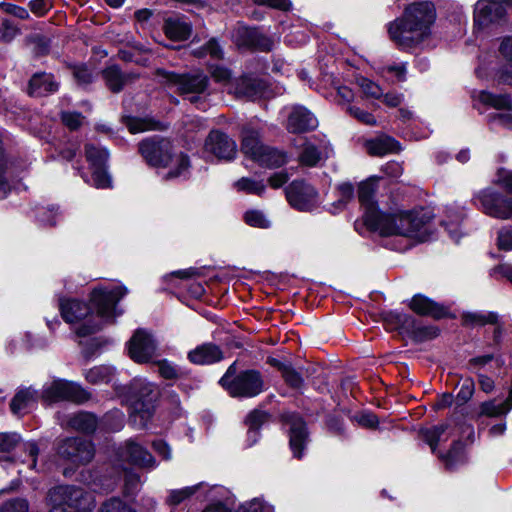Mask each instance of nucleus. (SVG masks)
<instances>
[{
  "label": "nucleus",
  "mask_w": 512,
  "mask_h": 512,
  "mask_svg": "<svg viewBox=\"0 0 512 512\" xmlns=\"http://www.w3.org/2000/svg\"><path fill=\"white\" fill-rule=\"evenodd\" d=\"M126 293L127 289L122 286L111 289L98 287L91 292L90 301L101 320H95L87 304L74 299L60 301L61 315L68 323L81 322L75 332L79 337H86L99 331L103 322L113 323L121 315L122 312L116 309V304Z\"/></svg>",
  "instance_id": "obj_1"
},
{
  "label": "nucleus",
  "mask_w": 512,
  "mask_h": 512,
  "mask_svg": "<svg viewBox=\"0 0 512 512\" xmlns=\"http://www.w3.org/2000/svg\"><path fill=\"white\" fill-rule=\"evenodd\" d=\"M436 18V8L431 1L412 2L389 24L390 38L404 50L418 47L431 37Z\"/></svg>",
  "instance_id": "obj_2"
},
{
  "label": "nucleus",
  "mask_w": 512,
  "mask_h": 512,
  "mask_svg": "<svg viewBox=\"0 0 512 512\" xmlns=\"http://www.w3.org/2000/svg\"><path fill=\"white\" fill-rule=\"evenodd\" d=\"M429 217L423 211L383 214L370 212L367 216V227L379 232L382 236H402L418 241L428 236L427 223Z\"/></svg>",
  "instance_id": "obj_3"
},
{
  "label": "nucleus",
  "mask_w": 512,
  "mask_h": 512,
  "mask_svg": "<svg viewBox=\"0 0 512 512\" xmlns=\"http://www.w3.org/2000/svg\"><path fill=\"white\" fill-rule=\"evenodd\" d=\"M139 152L145 161L154 167H169L165 179L185 176L189 169V159L183 154H172V144L166 139L149 138L139 143Z\"/></svg>",
  "instance_id": "obj_4"
},
{
  "label": "nucleus",
  "mask_w": 512,
  "mask_h": 512,
  "mask_svg": "<svg viewBox=\"0 0 512 512\" xmlns=\"http://www.w3.org/2000/svg\"><path fill=\"white\" fill-rule=\"evenodd\" d=\"M494 182L504 188L510 196L504 197L487 188L478 192L474 196V201L485 214L498 219H509L512 217V171L499 169Z\"/></svg>",
  "instance_id": "obj_5"
},
{
  "label": "nucleus",
  "mask_w": 512,
  "mask_h": 512,
  "mask_svg": "<svg viewBox=\"0 0 512 512\" xmlns=\"http://www.w3.org/2000/svg\"><path fill=\"white\" fill-rule=\"evenodd\" d=\"M49 512H90L94 500L81 487L61 485L49 490Z\"/></svg>",
  "instance_id": "obj_6"
},
{
  "label": "nucleus",
  "mask_w": 512,
  "mask_h": 512,
  "mask_svg": "<svg viewBox=\"0 0 512 512\" xmlns=\"http://www.w3.org/2000/svg\"><path fill=\"white\" fill-rule=\"evenodd\" d=\"M234 373L235 364H232L219 381L232 397L251 398L264 390V382L258 371L246 370L233 377Z\"/></svg>",
  "instance_id": "obj_7"
},
{
  "label": "nucleus",
  "mask_w": 512,
  "mask_h": 512,
  "mask_svg": "<svg viewBox=\"0 0 512 512\" xmlns=\"http://www.w3.org/2000/svg\"><path fill=\"white\" fill-rule=\"evenodd\" d=\"M157 75L165 83L175 86L181 95H190L189 100L197 103L200 100L199 95L204 93L208 87L209 79L202 72L177 74L174 72L159 69Z\"/></svg>",
  "instance_id": "obj_8"
},
{
  "label": "nucleus",
  "mask_w": 512,
  "mask_h": 512,
  "mask_svg": "<svg viewBox=\"0 0 512 512\" xmlns=\"http://www.w3.org/2000/svg\"><path fill=\"white\" fill-rule=\"evenodd\" d=\"M85 155L92 169V177L91 180H88L82 175V178L96 188H109L111 186V178L106 171V163L109 156L107 150L93 144H87L85 146Z\"/></svg>",
  "instance_id": "obj_9"
},
{
  "label": "nucleus",
  "mask_w": 512,
  "mask_h": 512,
  "mask_svg": "<svg viewBox=\"0 0 512 512\" xmlns=\"http://www.w3.org/2000/svg\"><path fill=\"white\" fill-rule=\"evenodd\" d=\"M42 398L49 402L68 400L83 403L89 399V394L74 382L58 379L44 387Z\"/></svg>",
  "instance_id": "obj_10"
},
{
  "label": "nucleus",
  "mask_w": 512,
  "mask_h": 512,
  "mask_svg": "<svg viewBox=\"0 0 512 512\" xmlns=\"http://www.w3.org/2000/svg\"><path fill=\"white\" fill-rule=\"evenodd\" d=\"M127 349L134 362L143 364L157 356L158 343L151 333L138 329L127 343Z\"/></svg>",
  "instance_id": "obj_11"
},
{
  "label": "nucleus",
  "mask_w": 512,
  "mask_h": 512,
  "mask_svg": "<svg viewBox=\"0 0 512 512\" xmlns=\"http://www.w3.org/2000/svg\"><path fill=\"white\" fill-rule=\"evenodd\" d=\"M285 193L289 204L297 210L310 211L318 206V192L305 181H293L286 187Z\"/></svg>",
  "instance_id": "obj_12"
},
{
  "label": "nucleus",
  "mask_w": 512,
  "mask_h": 512,
  "mask_svg": "<svg viewBox=\"0 0 512 512\" xmlns=\"http://www.w3.org/2000/svg\"><path fill=\"white\" fill-rule=\"evenodd\" d=\"M58 454L76 464H85L94 457V447L82 438H67L58 447Z\"/></svg>",
  "instance_id": "obj_13"
},
{
  "label": "nucleus",
  "mask_w": 512,
  "mask_h": 512,
  "mask_svg": "<svg viewBox=\"0 0 512 512\" xmlns=\"http://www.w3.org/2000/svg\"><path fill=\"white\" fill-rule=\"evenodd\" d=\"M118 458L143 469H153L156 467V460L152 454L141 444L130 439L127 440L117 452Z\"/></svg>",
  "instance_id": "obj_14"
},
{
  "label": "nucleus",
  "mask_w": 512,
  "mask_h": 512,
  "mask_svg": "<svg viewBox=\"0 0 512 512\" xmlns=\"http://www.w3.org/2000/svg\"><path fill=\"white\" fill-rule=\"evenodd\" d=\"M204 152L220 160L230 161L236 156L237 145L227 134L213 130L205 140Z\"/></svg>",
  "instance_id": "obj_15"
},
{
  "label": "nucleus",
  "mask_w": 512,
  "mask_h": 512,
  "mask_svg": "<svg viewBox=\"0 0 512 512\" xmlns=\"http://www.w3.org/2000/svg\"><path fill=\"white\" fill-rule=\"evenodd\" d=\"M282 418L284 423L289 426V444L293 455L296 458H301V452L308 439L305 422L296 413H285Z\"/></svg>",
  "instance_id": "obj_16"
},
{
  "label": "nucleus",
  "mask_w": 512,
  "mask_h": 512,
  "mask_svg": "<svg viewBox=\"0 0 512 512\" xmlns=\"http://www.w3.org/2000/svg\"><path fill=\"white\" fill-rule=\"evenodd\" d=\"M331 152L332 148L328 143L320 141L319 144H315L312 139H305L298 160L303 166L314 167L327 159Z\"/></svg>",
  "instance_id": "obj_17"
},
{
  "label": "nucleus",
  "mask_w": 512,
  "mask_h": 512,
  "mask_svg": "<svg viewBox=\"0 0 512 512\" xmlns=\"http://www.w3.org/2000/svg\"><path fill=\"white\" fill-rule=\"evenodd\" d=\"M508 2L509 0H479L474 10L475 23L479 26H485L502 18L504 10L501 4Z\"/></svg>",
  "instance_id": "obj_18"
},
{
  "label": "nucleus",
  "mask_w": 512,
  "mask_h": 512,
  "mask_svg": "<svg viewBox=\"0 0 512 512\" xmlns=\"http://www.w3.org/2000/svg\"><path fill=\"white\" fill-rule=\"evenodd\" d=\"M318 126L317 118L305 107L294 106L288 115L286 128L291 133H305Z\"/></svg>",
  "instance_id": "obj_19"
},
{
  "label": "nucleus",
  "mask_w": 512,
  "mask_h": 512,
  "mask_svg": "<svg viewBox=\"0 0 512 512\" xmlns=\"http://www.w3.org/2000/svg\"><path fill=\"white\" fill-rule=\"evenodd\" d=\"M237 42L241 46L268 52L273 47L271 38L252 28H239L237 31Z\"/></svg>",
  "instance_id": "obj_20"
},
{
  "label": "nucleus",
  "mask_w": 512,
  "mask_h": 512,
  "mask_svg": "<svg viewBox=\"0 0 512 512\" xmlns=\"http://www.w3.org/2000/svg\"><path fill=\"white\" fill-rule=\"evenodd\" d=\"M264 83L261 80L251 77H241L234 81L233 88L229 93H233L238 98H247L254 100L262 96Z\"/></svg>",
  "instance_id": "obj_21"
},
{
  "label": "nucleus",
  "mask_w": 512,
  "mask_h": 512,
  "mask_svg": "<svg viewBox=\"0 0 512 512\" xmlns=\"http://www.w3.org/2000/svg\"><path fill=\"white\" fill-rule=\"evenodd\" d=\"M59 89L57 82L52 74L36 73L32 76L28 85V93L31 96L41 97L54 93Z\"/></svg>",
  "instance_id": "obj_22"
},
{
  "label": "nucleus",
  "mask_w": 512,
  "mask_h": 512,
  "mask_svg": "<svg viewBox=\"0 0 512 512\" xmlns=\"http://www.w3.org/2000/svg\"><path fill=\"white\" fill-rule=\"evenodd\" d=\"M223 358L220 348L212 343L197 346L188 353V359L196 365H207L220 361Z\"/></svg>",
  "instance_id": "obj_23"
},
{
  "label": "nucleus",
  "mask_w": 512,
  "mask_h": 512,
  "mask_svg": "<svg viewBox=\"0 0 512 512\" xmlns=\"http://www.w3.org/2000/svg\"><path fill=\"white\" fill-rule=\"evenodd\" d=\"M410 308L419 315L431 316L436 319L446 315V309L443 306L421 294L415 295L411 299Z\"/></svg>",
  "instance_id": "obj_24"
},
{
  "label": "nucleus",
  "mask_w": 512,
  "mask_h": 512,
  "mask_svg": "<svg viewBox=\"0 0 512 512\" xmlns=\"http://www.w3.org/2000/svg\"><path fill=\"white\" fill-rule=\"evenodd\" d=\"M156 395H157V391H156L155 386L152 383L147 382V383L141 384V389L139 391V397H140V400L142 401V404H141L142 408L139 410H138V408H136V411L133 415L134 422H136L137 418L139 417L141 420V425L144 426L146 424V421L151 416L152 402L156 398Z\"/></svg>",
  "instance_id": "obj_25"
},
{
  "label": "nucleus",
  "mask_w": 512,
  "mask_h": 512,
  "mask_svg": "<svg viewBox=\"0 0 512 512\" xmlns=\"http://www.w3.org/2000/svg\"><path fill=\"white\" fill-rule=\"evenodd\" d=\"M137 77L138 76L134 73L121 72V70L115 65L107 67L103 71V78L105 83L107 87L114 93L120 92L125 85L133 82L135 79H137Z\"/></svg>",
  "instance_id": "obj_26"
},
{
  "label": "nucleus",
  "mask_w": 512,
  "mask_h": 512,
  "mask_svg": "<svg viewBox=\"0 0 512 512\" xmlns=\"http://www.w3.org/2000/svg\"><path fill=\"white\" fill-rule=\"evenodd\" d=\"M163 30L169 39L184 41L191 35L192 27L191 24L183 18L171 17L165 20Z\"/></svg>",
  "instance_id": "obj_27"
},
{
  "label": "nucleus",
  "mask_w": 512,
  "mask_h": 512,
  "mask_svg": "<svg viewBox=\"0 0 512 512\" xmlns=\"http://www.w3.org/2000/svg\"><path fill=\"white\" fill-rule=\"evenodd\" d=\"M376 190L375 179L371 178L361 182L358 188V199L362 206H364V223L367 226V216L370 212L380 213L373 201L374 193Z\"/></svg>",
  "instance_id": "obj_28"
},
{
  "label": "nucleus",
  "mask_w": 512,
  "mask_h": 512,
  "mask_svg": "<svg viewBox=\"0 0 512 512\" xmlns=\"http://www.w3.org/2000/svg\"><path fill=\"white\" fill-rule=\"evenodd\" d=\"M265 145H263L259 140V133L256 130L246 128L243 130L242 134V145L241 151L253 161L259 157V154Z\"/></svg>",
  "instance_id": "obj_29"
},
{
  "label": "nucleus",
  "mask_w": 512,
  "mask_h": 512,
  "mask_svg": "<svg viewBox=\"0 0 512 512\" xmlns=\"http://www.w3.org/2000/svg\"><path fill=\"white\" fill-rule=\"evenodd\" d=\"M366 148L370 155L383 156L400 150L399 143L388 136H381L366 142Z\"/></svg>",
  "instance_id": "obj_30"
},
{
  "label": "nucleus",
  "mask_w": 512,
  "mask_h": 512,
  "mask_svg": "<svg viewBox=\"0 0 512 512\" xmlns=\"http://www.w3.org/2000/svg\"><path fill=\"white\" fill-rule=\"evenodd\" d=\"M66 425L83 433H93L98 425L95 415L88 412H79L70 416Z\"/></svg>",
  "instance_id": "obj_31"
},
{
  "label": "nucleus",
  "mask_w": 512,
  "mask_h": 512,
  "mask_svg": "<svg viewBox=\"0 0 512 512\" xmlns=\"http://www.w3.org/2000/svg\"><path fill=\"white\" fill-rule=\"evenodd\" d=\"M255 162L266 168H278L287 163V155L276 148L265 146Z\"/></svg>",
  "instance_id": "obj_32"
},
{
  "label": "nucleus",
  "mask_w": 512,
  "mask_h": 512,
  "mask_svg": "<svg viewBox=\"0 0 512 512\" xmlns=\"http://www.w3.org/2000/svg\"><path fill=\"white\" fill-rule=\"evenodd\" d=\"M475 98L482 104L498 110L512 108V101L508 95H496L487 91H480Z\"/></svg>",
  "instance_id": "obj_33"
},
{
  "label": "nucleus",
  "mask_w": 512,
  "mask_h": 512,
  "mask_svg": "<svg viewBox=\"0 0 512 512\" xmlns=\"http://www.w3.org/2000/svg\"><path fill=\"white\" fill-rule=\"evenodd\" d=\"M36 393L35 391L27 388L19 390L13 397L10 408L13 414H21L27 409L32 403L35 402Z\"/></svg>",
  "instance_id": "obj_34"
},
{
  "label": "nucleus",
  "mask_w": 512,
  "mask_h": 512,
  "mask_svg": "<svg viewBox=\"0 0 512 512\" xmlns=\"http://www.w3.org/2000/svg\"><path fill=\"white\" fill-rule=\"evenodd\" d=\"M115 374V369L111 366H95L85 373V378L91 384H102L111 381Z\"/></svg>",
  "instance_id": "obj_35"
},
{
  "label": "nucleus",
  "mask_w": 512,
  "mask_h": 512,
  "mask_svg": "<svg viewBox=\"0 0 512 512\" xmlns=\"http://www.w3.org/2000/svg\"><path fill=\"white\" fill-rule=\"evenodd\" d=\"M499 50L506 60L500 78L503 82L512 84V37L505 38L502 41Z\"/></svg>",
  "instance_id": "obj_36"
},
{
  "label": "nucleus",
  "mask_w": 512,
  "mask_h": 512,
  "mask_svg": "<svg viewBox=\"0 0 512 512\" xmlns=\"http://www.w3.org/2000/svg\"><path fill=\"white\" fill-rule=\"evenodd\" d=\"M233 186L238 192H244L258 196H261L266 190V186L263 181L254 180L248 177L240 178L234 182Z\"/></svg>",
  "instance_id": "obj_37"
},
{
  "label": "nucleus",
  "mask_w": 512,
  "mask_h": 512,
  "mask_svg": "<svg viewBox=\"0 0 512 512\" xmlns=\"http://www.w3.org/2000/svg\"><path fill=\"white\" fill-rule=\"evenodd\" d=\"M157 366L160 376L164 379H180L189 375V370L177 367L166 359L158 361Z\"/></svg>",
  "instance_id": "obj_38"
},
{
  "label": "nucleus",
  "mask_w": 512,
  "mask_h": 512,
  "mask_svg": "<svg viewBox=\"0 0 512 512\" xmlns=\"http://www.w3.org/2000/svg\"><path fill=\"white\" fill-rule=\"evenodd\" d=\"M337 193V201L332 203L329 208V211L332 213H336L345 207V205L352 199L354 189L350 183H342L337 187Z\"/></svg>",
  "instance_id": "obj_39"
},
{
  "label": "nucleus",
  "mask_w": 512,
  "mask_h": 512,
  "mask_svg": "<svg viewBox=\"0 0 512 512\" xmlns=\"http://www.w3.org/2000/svg\"><path fill=\"white\" fill-rule=\"evenodd\" d=\"M498 320V315L493 312L488 313H478V312H469L463 315V322L466 325H485V324H495Z\"/></svg>",
  "instance_id": "obj_40"
},
{
  "label": "nucleus",
  "mask_w": 512,
  "mask_h": 512,
  "mask_svg": "<svg viewBox=\"0 0 512 512\" xmlns=\"http://www.w3.org/2000/svg\"><path fill=\"white\" fill-rule=\"evenodd\" d=\"M448 426L441 424L432 428L421 430V435L425 442L431 447L432 451L435 452L439 441L442 440V435L447 430Z\"/></svg>",
  "instance_id": "obj_41"
},
{
  "label": "nucleus",
  "mask_w": 512,
  "mask_h": 512,
  "mask_svg": "<svg viewBox=\"0 0 512 512\" xmlns=\"http://www.w3.org/2000/svg\"><path fill=\"white\" fill-rule=\"evenodd\" d=\"M201 485L202 484L200 483L182 489L171 490L167 498V503L173 506L179 505L180 503L194 495Z\"/></svg>",
  "instance_id": "obj_42"
},
{
  "label": "nucleus",
  "mask_w": 512,
  "mask_h": 512,
  "mask_svg": "<svg viewBox=\"0 0 512 512\" xmlns=\"http://www.w3.org/2000/svg\"><path fill=\"white\" fill-rule=\"evenodd\" d=\"M269 415L261 410L252 411L246 418L249 426V436H258L259 428L268 421Z\"/></svg>",
  "instance_id": "obj_43"
},
{
  "label": "nucleus",
  "mask_w": 512,
  "mask_h": 512,
  "mask_svg": "<svg viewBox=\"0 0 512 512\" xmlns=\"http://www.w3.org/2000/svg\"><path fill=\"white\" fill-rule=\"evenodd\" d=\"M141 479L139 474L132 470H124V493L127 496L135 495L141 488Z\"/></svg>",
  "instance_id": "obj_44"
},
{
  "label": "nucleus",
  "mask_w": 512,
  "mask_h": 512,
  "mask_svg": "<svg viewBox=\"0 0 512 512\" xmlns=\"http://www.w3.org/2000/svg\"><path fill=\"white\" fill-rule=\"evenodd\" d=\"M357 84L366 98L379 99L383 96L382 88L367 78H358Z\"/></svg>",
  "instance_id": "obj_45"
},
{
  "label": "nucleus",
  "mask_w": 512,
  "mask_h": 512,
  "mask_svg": "<svg viewBox=\"0 0 512 512\" xmlns=\"http://www.w3.org/2000/svg\"><path fill=\"white\" fill-rule=\"evenodd\" d=\"M209 71L212 78L217 83L228 86V91L233 88L234 81H231V72L229 69L220 65H211Z\"/></svg>",
  "instance_id": "obj_46"
},
{
  "label": "nucleus",
  "mask_w": 512,
  "mask_h": 512,
  "mask_svg": "<svg viewBox=\"0 0 512 512\" xmlns=\"http://www.w3.org/2000/svg\"><path fill=\"white\" fill-rule=\"evenodd\" d=\"M193 54L196 57L210 55L214 59H220L223 56L222 49L215 39H210L203 47L195 50Z\"/></svg>",
  "instance_id": "obj_47"
},
{
  "label": "nucleus",
  "mask_w": 512,
  "mask_h": 512,
  "mask_svg": "<svg viewBox=\"0 0 512 512\" xmlns=\"http://www.w3.org/2000/svg\"><path fill=\"white\" fill-rule=\"evenodd\" d=\"M99 512H135L127 503L118 497L106 500L100 507Z\"/></svg>",
  "instance_id": "obj_48"
},
{
  "label": "nucleus",
  "mask_w": 512,
  "mask_h": 512,
  "mask_svg": "<svg viewBox=\"0 0 512 512\" xmlns=\"http://www.w3.org/2000/svg\"><path fill=\"white\" fill-rule=\"evenodd\" d=\"M244 220L252 227L268 228L270 226V221L266 218L263 212L259 210L247 211L244 215Z\"/></svg>",
  "instance_id": "obj_49"
},
{
  "label": "nucleus",
  "mask_w": 512,
  "mask_h": 512,
  "mask_svg": "<svg viewBox=\"0 0 512 512\" xmlns=\"http://www.w3.org/2000/svg\"><path fill=\"white\" fill-rule=\"evenodd\" d=\"M346 110L350 114V116L354 117L359 122H361L365 125L375 126L377 124V120L373 114H371L357 106L348 105Z\"/></svg>",
  "instance_id": "obj_50"
},
{
  "label": "nucleus",
  "mask_w": 512,
  "mask_h": 512,
  "mask_svg": "<svg viewBox=\"0 0 512 512\" xmlns=\"http://www.w3.org/2000/svg\"><path fill=\"white\" fill-rule=\"evenodd\" d=\"M126 125L133 134L155 129V125L151 120L141 118H128Z\"/></svg>",
  "instance_id": "obj_51"
},
{
  "label": "nucleus",
  "mask_w": 512,
  "mask_h": 512,
  "mask_svg": "<svg viewBox=\"0 0 512 512\" xmlns=\"http://www.w3.org/2000/svg\"><path fill=\"white\" fill-rule=\"evenodd\" d=\"M20 437L16 433H0V453H8L19 443Z\"/></svg>",
  "instance_id": "obj_52"
},
{
  "label": "nucleus",
  "mask_w": 512,
  "mask_h": 512,
  "mask_svg": "<svg viewBox=\"0 0 512 512\" xmlns=\"http://www.w3.org/2000/svg\"><path fill=\"white\" fill-rule=\"evenodd\" d=\"M282 375L286 383L293 388H300L303 383L302 376L290 366H284Z\"/></svg>",
  "instance_id": "obj_53"
},
{
  "label": "nucleus",
  "mask_w": 512,
  "mask_h": 512,
  "mask_svg": "<svg viewBox=\"0 0 512 512\" xmlns=\"http://www.w3.org/2000/svg\"><path fill=\"white\" fill-rule=\"evenodd\" d=\"M0 512H29V504L25 499H13L7 501Z\"/></svg>",
  "instance_id": "obj_54"
},
{
  "label": "nucleus",
  "mask_w": 512,
  "mask_h": 512,
  "mask_svg": "<svg viewBox=\"0 0 512 512\" xmlns=\"http://www.w3.org/2000/svg\"><path fill=\"white\" fill-rule=\"evenodd\" d=\"M271 507L259 499L241 505L237 512H271Z\"/></svg>",
  "instance_id": "obj_55"
},
{
  "label": "nucleus",
  "mask_w": 512,
  "mask_h": 512,
  "mask_svg": "<svg viewBox=\"0 0 512 512\" xmlns=\"http://www.w3.org/2000/svg\"><path fill=\"white\" fill-rule=\"evenodd\" d=\"M61 119L69 129L75 130L82 125L84 117L78 112H63Z\"/></svg>",
  "instance_id": "obj_56"
},
{
  "label": "nucleus",
  "mask_w": 512,
  "mask_h": 512,
  "mask_svg": "<svg viewBox=\"0 0 512 512\" xmlns=\"http://www.w3.org/2000/svg\"><path fill=\"white\" fill-rule=\"evenodd\" d=\"M73 76L80 85H87L92 82V73L84 65L73 68Z\"/></svg>",
  "instance_id": "obj_57"
},
{
  "label": "nucleus",
  "mask_w": 512,
  "mask_h": 512,
  "mask_svg": "<svg viewBox=\"0 0 512 512\" xmlns=\"http://www.w3.org/2000/svg\"><path fill=\"white\" fill-rule=\"evenodd\" d=\"M18 34V28L9 20H4L0 28V37L3 41L9 42Z\"/></svg>",
  "instance_id": "obj_58"
},
{
  "label": "nucleus",
  "mask_w": 512,
  "mask_h": 512,
  "mask_svg": "<svg viewBox=\"0 0 512 512\" xmlns=\"http://www.w3.org/2000/svg\"><path fill=\"white\" fill-rule=\"evenodd\" d=\"M92 486L95 492H110L115 489L117 482L114 479L99 478L93 480Z\"/></svg>",
  "instance_id": "obj_59"
},
{
  "label": "nucleus",
  "mask_w": 512,
  "mask_h": 512,
  "mask_svg": "<svg viewBox=\"0 0 512 512\" xmlns=\"http://www.w3.org/2000/svg\"><path fill=\"white\" fill-rule=\"evenodd\" d=\"M498 246L503 250H512V227H505L499 231Z\"/></svg>",
  "instance_id": "obj_60"
},
{
  "label": "nucleus",
  "mask_w": 512,
  "mask_h": 512,
  "mask_svg": "<svg viewBox=\"0 0 512 512\" xmlns=\"http://www.w3.org/2000/svg\"><path fill=\"white\" fill-rule=\"evenodd\" d=\"M355 420L359 425L367 428H375L378 425L377 417L372 413H362L356 415Z\"/></svg>",
  "instance_id": "obj_61"
},
{
  "label": "nucleus",
  "mask_w": 512,
  "mask_h": 512,
  "mask_svg": "<svg viewBox=\"0 0 512 512\" xmlns=\"http://www.w3.org/2000/svg\"><path fill=\"white\" fill-rule=\"evenodd\" d=\"M259 5H266L271 8L287 11L291 7L290 0H254Z\"/></svg>",
  "instance_id": "obj_62"
},
{
  "label": "nucleus",
  "mask_w": 512,
  "mask_h": 512,
  "mask_svg": "<svg viewBox=\"0 0 512 512\" xmlns=\"http://www.w3.org/2000/svg\"><path fill=\"white\" fill-rule=\"evenodd\" d=\"M288 179V173L285 171H280L271 175L268 179V183L272 188L277 189L283 186L288 181Z\"/></svg>",
  "instance_id": "obj_63"
},
{
  "label": "nucleus",
  "mask_w": 512,
  "mask_h": 512,
  "mask_svg": "<svg viewBox=\"0 0 512 512\" xmlns=\"http://www.w3.org/2000/svg\"><path fill=\"white\" fill-rule=\"evenodd\" d=\"M337 97L340 103H344L350 105L351 101L354 99V93L352 89L347 86H339L337 88Z\"/></svg>",
  "instance_id": "obj_64"
}]
</instances>
